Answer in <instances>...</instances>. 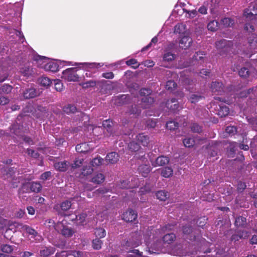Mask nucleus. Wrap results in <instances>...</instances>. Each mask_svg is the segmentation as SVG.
<instances>
[{
  "instance_id": "nucleus-13",
  "label": "nucleus",
  "mask_w": 257,
  "mask_h": 257,
  "mask_svg": "<svg viewBox=\"0 0 257 257\" xmlns=\"http://www.w3.org/2000/svg\"><path fill=\"white\" fill-rule=\"evenodd\" d=\"M39 95V93H38L36 90L34 88H31L27 89L24 92V97L26 99L33 98Z\"/></svg>"
},
{
  "instance_id": "nucleus-59",
  "label": "nucleus",
  "mask_w": 257,
  "mask_h": 257,
  "mask_svg": "<svg viewBox=\"0 0 257 257\" xmlns=\"http://www.w3.org/2000/svg\"><path fill=\"white\" fill-rule=\"evenodd\" d=\"M244 30L249 33H251L254 31V28L252 25L250 23H247L245 25Z\"/></svg>"
},
{
  "instance_id": "nucleus-12",
  "label": "nucleus",
  "mask_w": 257,
  "mask_h": 257,
  "mask_svg": "<svg viewBox=\"0 0 257 257\" xmlns=\"http://www.w3.org/2000/svg\"><path fill=\"white\" fill-rule=\"evenodd\" d=\"M118 160V155L115 152H111L108 154L105 157L106 161L112 164L117 163Z\"/></svg>"
},
{
  "instance_id": "nucleus-18",
  "label": "nucleus",
  "mask_w": 257,
  "mask_h": 257,
  "mask_svg": "<svg viewBox=\"0 0 257 257\" xmlns=\"http://www.w3.org/2000/svg\"><path fill=\"white\" fill-rule=\"evenodd\" d=\"M176 102V100L175 99H172L171 100L168 101L166 103L167 107L172 111L177 110L179 108V105Z\"/></svg>"
},
{
  "instance_id": "nucleus-36",
  "label": "nucleus",
  "mask_w": 257,
  "mask_h": 257,
  "mask_svg": "<svg viewBox=\"0 0 257 257\" xmlns=\"http://www.w3.org/2000/svg\"><path fill=\"white\" fill-rule=\"evenodd\" d=\"M39 81L40 84L44 86H48L51 83V81L50 79L45 77L40 78Z\"/></svg>"
},
{
  "instance_id": "nucleus-7",
  "label": "nucleus",
  "mask_w": 257,
  "mask_h": 257,
  "mask_svg": "<svg viewBox=\"0 0 257 257\" xmlns=\"http://www.w3.org/2000/svg\"><path fill=\"white\" fill-rule=\"evenodd\" d=\"M205 142V140L201 139L199 137L194 138H187L183 140V144L186 147H191L194 145L202 144Z\"/></svg>"
},
{
  "instance_id": "nucleus-21",
  "label": "nucleus",
  "mask_w": 257,
  "mask_h": 257,
  "mask_svg": "<svg viewBox=\"0 0 257 257\" xmlns=\"http://www.w3.org/2000/svg\"><path fill=\"white\" fill-rule=\"evenodd\" d=\"M186 32V26L183 24H178L174 27V33L179 34H183Z\"/></svg>"
},
{
  "instance_id": "nucleus-57",
  "label": "nucleus",
  "mask_w": 257,
  "mask_h": 257,
  "mask_svg": "<svg viewBox=\"0 0 257 257\" xmlns=\"http://www.w3.org/2000/svg\"><path fill=\"white\" fill-rule=\"evenodd\" d=\"M25 229L26 232L29 233V234L32 235L34 236H36L37 232L33 228L26 226H25Z\"/></svg>"
},
{
  "instance_id": "nucleus-23",
  "label": "nucleus",
  "mask_w": 257,
  "mask_h": 257,
  "mask_svg": "<svg viewBox=\"0 0 257 257\" xmlns=\"http://www.w3.org/2000/svg\"><path fill=\"white\" fill-rule=\"evenodd\" d=\"M217 113L220 117L225 116L229 113V108L226 106H220Z\"/></svg>"
},
{
  "instance_id": "nucleus-34",
  "label": "nucleus",
  "mask_w": 257,
  "mask_h": 257,
  "mask_svg": "<svg viewBox=\"0 0 257 257\" xmlns=\"http://www.w3.org/2000/svg\"><path fill=\"white\" fill-rule=\"evenodd\" d=\"M246 222V218L242 216H239L236 218L235 224L236 226H242L244 225Z\"/></svg>"
},
{
  "instance_id": "nucleus-48",
  "label": "nucleus",
  "mask_w": 257,
  "mask_h": 257,
  "mask_svg": "<svg viewBox=\"0 0 257 257\" xmlns=\"http://www.w3.org/2000/svg\"><path fill=\"white\" fill-rule=\"evenodd\" d=\"M13 250V246L8 244L4 245L2 247V250L6 253H11Z\"/></svg>"
},
{
  "instance_id": "nucleus-31",
  "label": "nucleus",
  "mask_w": 257,
  "mask_h": 257,
  "mask_svg": "<svg viewBox=\"0 0 257 257\" xmlns=\"http://www.w3.org/2000/svg\"><path fill=\"white\" fill-rule=\"evenodd\" d=\"M239 76L241 77L247 78L250 75H252V73L246 68H241L238 72Z\"/></svg>"
},
{
  "instance_id": "nucleus-61",
  "label": "nucleus",
  "mask_w": 257,
  "mask_h": 257,
  "mask_svg": "<svg viewBox=\"0 0 257 257\" xmlns=\"http://www.w3.org/2000/svg\"><path fill=\"white\" fill-rule=\"evenodd\" d=\"M107 190L104 188H101L93 192V195H98L100 194H103L107 192Z\"/></svg>"
},
{
  "instance_id": "nucleus-26",
  "label": "nucleus",
  "mask_w": 257,
  "mask_h": 257,
  "mask_svg": "<svg viewBox=\"0 0 257 257\" xmlns=\"http://www.w3.org/2000/svg\"><path fill=\"white\" fill-rule=\"evenodd\" d=\"M94 234L98 238H101L105 237L106 232L105 229L103 228H97L95 230Z\"/></svg>"
},
{
  "instance_id": "nucleus-43",
  "label": "nucleus",
  "mask_w": 257,
  "mask_h": 257,
  "mask_svg": "<svg viewBox=\"0 0 257 257\" xmlns=\"http://www.w3.org/2000/svg\"><path fill=\"white\" fill-rule=\"evenodd\" d=\"M71 206V203L69 201H65L62 202L61 204V208L62 210L66 211L68 210Z\"/></svg>"
},
{
  "instance_id": "nucleus-52",
  "label": "nucleus",
  "mask_w": 257,
  "mask_h": 257,
  "mask_svg": "<svg viewBox=\"0 0 257 257\" xmlns=\"http://www.w3.org/2000/svg\"><path fill=\"white\" fill-rule=\"evenodd\" d=\"M20 72L23 74L24 75H28L31 74L32 72V69L27 67L22 68L20 70Z\"/></svg>"
},
{
  "instance_id": "nucleus-47",
  "label": "nucleus",
  "mask_w": 257,
  "mask_h": 257,
  "mask_svg": "<svg viewBox=\"0 0 257 257\" xmlns=\"http://www.w3.org/2000/svg\"><path fill=\"white\" fill-rule=\"evenodd\" d=\"M102 126L105 128L108 132L111 131V127L112 126V122L109 120H105L103 122Z\"/></svg>"
},
{
  "instance_id": "nucleus-45",
  "label": "nucleus",
  "mask_w": 257,
  "mask_h": 257,
  "mask_svg": "<svg viewBox=\"0 0 257 257\" xmlns=\"http://www.w3.org/2000/svg\"><path fill=\"white\" fill-rule=\"evenodd\" d=\"M253 91H254V93L257 94V86L255 87V88H252L251 89H249L247 91H243L241 92L240 94V96L241 97L246 96L247 94L250 93V92H253Z\"/></svg>"
},
{
  "instance_id": "nucleus-37",
  "label": "nucleus",
  "mask_w": 257,
  "mask_h": 257,
  "mask_svg": "<svg viewBox=\"0 0 257 257\" xmlns=\"http://www.w3.org/2000/svg\"><path fill=\"white\" fill-rule=\"evenodd\" d=\"M179 124L174 121H170L166 123V127L170 130H174L178 128Z\"/></svg>"
},
{
  "instance_id": "nucleus-10",
  "label": "nucleus",
  "mask_w": 257,
  "mask_h": 257,
  "mask_svg": "<svg viewBox=\"0 0 257 257\" xmlns=\"http://www.w3.org/2000/svg\"><path fill=\"white\" fill-rule=\"evenodd\" d=\"M151 161L152 166L154 167H156L167 164L169 162V160L168 158L166 157L160 156L156 159L155 161L151 160Z\"/></svg>"
},
{
  "instance_id": "nucleus-39",
  "label": "nucleus",
  "mask_w": 257,
  "mask_h": 257,
  "mask_svg": "<svg viewBox=\"0 0 257 257\" xmlns=\"http://www.w3.org/2000/svg\"><path fill=\"white\" fill-rule=\"evenodd\" d=\"M102 244V241H101L98 238H96L93 239L92 241V246L95 249H99L101 247V245Z\"/></svg>"
},
{
  "instance_id": "nucleus-64",
  "label": "nucleus",
  "mask_w": 257,
  "mask_h": 257,
  "mask_svg": "<svg viewBox=\"0 0 257 257\" xmlns=\"http://www.w3.org/2000/svg\"><path fill=\"white\" fill-rule=\"evenodd\" d=\"M9 102V99L6 97H0V104L6 105Z\"/></svg>"
},
{
  "instance_id": "nucleus-20",
  "label": "nucleus",
  "mask_w": 257,
  "mask_h": 257,
  "mask_svg": "<svg viewBox=\"0 0 257 257\" xmlns=\"http://www.w3.org/2000/svg\"><path fill=\"white\" fill-rule=\"evenodd\" d=\"M248 236V232L246 231H242L238 232L237 234H233L232 236L231 239L234 240H238L240 238H245Z\"/></svg>"
},
{
  "instance_id": "nucleus-24",
  "label": "nucleus",
  "mask_w": 257,
  "mask_h": 257,
  "mask_svg": "<svg viewBox=\"0 0 257 257\" xmlns=\"http://www.w3.org/2000/svg\"><path fill=\"white\" fill-rule=\"evenodd\" d=\"M88 144L87 143H82L79 145H77L76 146V150L78 152L80 153H85L89 151V149H87Z\"/></svg>"
},
{
  "instance_id": "nucleus-14",
  "label": "nucleus",
  "mask_w": 257,
  "mask_h": 257,
  "mask_svg": "<svg viewBox=\"0 0 257 257\" xmlns=\"http://www.w3.org/2000/svg\"><path fill=\"white\" fill-rule=\"evenodd\" d=\"M69 163L67 161L60 162L55 163V168L59 171L64 172L66 171L68 167Z\"/></svg>"
},
{
  "instance_id": "nucleus-1",
  "label": "nucleus",
  "mask_w": 257,
  "mask_h": 257,
  "mask_svg": "<svg viewBox=\"0 0 257 257\" xmlns=\"http://www.w3.org/2000/svg\"><path fill=\"white\" fill-rule=\"evenodd\" d=\"M164 233V229H157L154 231L152 238V243L151 241L146 240V242L147 244H151V246L156 248H159L161 247L162 241H163L164 242L168 243H171L174 241L175 238V235L173 233H169L164 235L163 237V239H161L163 233Z\"/></svg>"
},
{
  "instance_id": "nucleus-50",
  "label": "nucleus",
  "mask_w": 257,
  "mask_h": 257,
  "mask_svg": "<svg viewBox=\"0 0 257 257\" xmlns=\"http://www.w3.org/2000/svg\"><path fill=\"white\" fill-rule=\"evenodd\" d=\"M184 11L188 15V17L191 18H193L195 17H196L197 14V12L195 10H193L191 11L184 10Z\"/></svg>"
},
{
  "instance_id": "nucleus-58",
  "label": "nucleus",
  "mask_w": 257,
  "mask_h": 257,
  "mask_svg": "<svg viewBox=\"0 0 257 257\" xmlns=\"http://www.w3.org/2000/svg\"><path fill=\"white\" fill-rule=\"evenodd\" d=\"M27 153L29 156L35 158H37L39 156V154L37 152L31 149H27Z\"/></svg>"
},
{
  "instance_id": "nucleus-2",
  "label": "nucleus",
  "mask_w": 257,
  "mask_h": 257,
  "mask_svg": "<svg viewBox=\"0 0 257 257\" xmlns=\"http://www.w3.org/2000/svg\"><path fill=\"white\" fill-rule=\"evenodd\" d=\"M36 60L37 61L38 66L44 69L46 71L56 72L58 70V65L54 62L49 61L46 57L38 56Z\"/></svg>"
},
{
  "instance_id": "nucleus-56",
  "label": "nucleus",
  "mask_w": 257,
  "mask_h": 257,
  "mask_svg": "<svg viewBox=\"0 0 257 257\" xmlns=\"http://www.w3.org/2000/svg\"><path fill=\"white\" fill-rule=\"evenodd\" d=\"M12 87L11 85L8 84H5L3 86L2 88V90L3 92L9 93L12 90Z\"/></svg>"
},
{
  "instance_id": "nucleus-42",
  "label": "nucleus",
  "mask_w": 257,
  "mask_h": 257,
  "mask_svg": "<svg viewBox=\"0 0 257 257\" xmlns=\"http://www.w3.org/2000/svg\"><path fill=\"white\" fill-rule=\"evenodd\" d=\"M202 98V97L200 95H198L197 94H191L189 98V100L191 103H196L200 100Z\"/></svg>"
},
{
  "instance_id": "nucleus-51",
  "label": "nucleus",
  "mask_w": 257,
  "mask_h": 257,
  "mask_svg": "<svg viewBox=\"0 0 257 257\" xmlns=\"http://www.w3.org/2000/svg\"><path fill=\"white\" fill-rule=\"evenodd\" d=\"M225 131L229 135H233L236 132V128L233 126H229L226 128Z\"/></svg>"
},
{
  "instance_id": "nucleus-29",
  "label": "nucleus",
  "mask_w": 257,
  "mask_h": 257,
  "mask_svg": "<svg viewBox=\"0 0 257 257\" xmlns=\"http://www.w3.org/2000/svg\"><path fill=\"white\" fill-rule=\"evenodd\" d=\"M176 55L170 52H166L163 56V60L167 62L173 61L175 58Z\"/></svg>"
},
{
  "instance_id": "nucleus-38",
  "label": "nucleus",
  "mask_w": 257,
  "mask_h": 257,
  "mask_svg": "<svg viewBox=\"0 0 257 257\" xmlns=\"http://www.w3.org/2000/svg\"><path fill=\"white\" fill-rule=\"evenodd\" d=\"M128 147L131 151L134 152L139 150L140 148V144H139V143H135L134 142H131L128 144Z\"/></svg>"
},
{
  "instance_id": "nucleus-4",
  "label": "nucleus",
  "mask_w": 257,
  "mask_h": 257,
  "mask_svg": "<svg viewBox=\"0 0 257 257\" xmlns=\"http://www.w3.org/2000/svg\"><path fill=\"white\" fill-rule=\"evenodd\" d=\"M151 90L149 89L143 88L140 90V95L144 96V97L142 98L141 107L146 108L154 102L153 98L149 96Z\"/></svg>"
},
{
  "instance_id": "nucleus-27",
  "label": "nucleus",
  "mask_w": 257,
  "mask_h": 257,
  "mask_svg": "<svg viewBox=\"0 0 257 257\" xmlns=\"http://www.w3.org/2000/svg\"><path fill=\"white\" fill-rule=\"evenodd\" d=\"M173 173V169L171 167H165L162 170L161 175L164 177L168 178L172 175Z\"/></svg>"
},
{
  "instance_id": "nucleus-60",
  "label": "nucleus",
  "mask_w": 257,
  "mask_h": 257,
  "mask_svg": "<svg viewBox=\"0 0 257 257\" xmlns=\"http://www.w3.org/2000/svg\"><path fill=\"white\" fill-rule=\"evenodd\" d=\"M244 30L249 33H251L254 31V28L252 25L250 23H247L245 25Z\"/></svg>"
},
{
  "instance_id": "nucleus-17",
  "label": "nucleus",
  "mask_w": 257,
  "mask_h": 257,
  "mask_svg": "<svg viewBox=\"0 0 257 257\" xmlns=\"http://www.w3.org/2000/svg\"><path fill=\"white\" fill-rule=\"evenodd\" d=\"M140 173L144 177H147L148 174L151 171L150 167L148 165H140L138 168Z\"/></svg>"
},
{
  "instance_id": "nucleus-44",
  "label": "nucleus",
  "mask_w": 257,
  "mask_h": 257,
  "mask_svg": "<svg viewBox=\"0 0 257 257\" xmlns=\"http://www.w3.org/2000/svg\"><path fill=\"white\" fill-rule=\"evenodd\" d=\"M126 64L128 66L132 65L134 68H137L139 66V64H138L137 60L135 59H131L127 61Z\"/></svg>"
},
{
  "instance_id": "nucleus-33",
  "label": "nucleus",
  "mask_w": 257,
  "mask_h": 257,
  "mask_svg": "<svg viewBox=\"0 0 257 257\" xmlns=\"http://www.w3.org/2000/svg\"><path fill=\"white\" fill-rule=\"evenodd\" d=\"M221 23L224 27H231L233 26V21L229 18H225L221 20Z\"/></svg>"
},
{
  "instance_id": "nucleus-9",
  "label": "nucleus",
  "mask_w": 257,
  "mask_h": 257,
  "mask_svg": "<svg viewBox=\"0 0 257 257\" xmlns=\"http://www.w3.org/2000/svg\"><path fill=\"white\" fill-rule=\"evenodd\" d=\"M137 214L132 209H128L123 213L122 219L126 222H132L137 218Z\"/></svg>"
},
{
  "instance_id": "nucleus-8",
  "label": "nucleus",
  "mask_w": 257,
  "mask_h": 257,
  "mask_svg": "<svg viewBox=\"0 0 257 257\" xmlns=\"http://www.w3.org/2000/svg\"><path fill=\"white\" fill-rule=\"evenodd\" d=\"M55 229L58 231H61V233L66 237H70L73 233V230L63 225L62 223H58L56 226Z\"/></svg>"
},
{
  "instance_id": "nucleus-30",
  "label": "nucleus",
  "mask_w": 257,
  "mask_h": 257,
  "mask_svg": "<svg viewBox=\"0 0 257 257\" xmlns=\"http://www.w3.org/2000/svg\"><path fill=\"white\" fill-rule=\"evenodd\" d=\"M55 250L53 248H45L40 251V253L42 256H48L51 254L54 253Z\"/></svg>"
},
{
  "instance_id": "nucleus-54",
  "label": "nucleus",
  "mask_w": 257,
  "mask_h": 257,
  "mask_svg": "<svg viewBox=\"0 0 257 257\" xmlns=\"http://www.w3.org/2000/svg\"><path fill=\"white\" fill-rule=\"evenodd\" d=\"M96 83L93 81H89L86 82L82 83L81 85L83 88H88L89 87H93L95 85Z\"/></svg>"
},
{
  "instance_id": "nucleus-25",
  "label": "nucleus",
  "mask_w": 257,
  "mask_h": 257,
  "mask_svg": "<svg viewBox=\"0 0 257 257\" xmlns=\"http://www.w3.org/2000/svg\"><path fill=\"white\" fill-rule=\"evenodd\" d=\"M63 111L67 114L74 113L77 111V108L74 105L68 104L64 107Z\"/></svg>"
},
{
  "instance_id": "nucleus-55",
  "label": "nucleus",
  "mask_w": 257,
  "mask_h": 257,
  "mask_svg": "<svg viewBox=\"0 0 257 257\" xmlns=\"http://www.w3.org/2000/svg\"><path fill=\"white\" fill-rule=\"evenodd\" d=\"M191 130L194 133H200L201 132V127L197 124H193L191 126Z\"/></svg>"
},
{
  "instance_id": "nucleus-53",
  "label": "nucleus",
  "mask_w": 257,
  "mask_h": 257,
  "mask_svg": "<svg viewBox=\"0 0 257 257\" xmlns=\"http://www.w3.org/2000/svg\"><path fill=\"white\" fill-rule=\"evenodd\" d=\"M83 162V159L82 158H77L75 161L74 163L72 164V168H76L79 167Z\"/></svg>"
},
{
  "instance_id": "nucleus-46",
  "label": "nucleus",
  "mask_w": 257,
  "mask_h": 257,
  "mask_svg": "<svg viewBox=\"0 0 257 257\" xmlns=\"http://www.w3.org/2000/svg\"><path fill=\"white\" fill-rule=\"evenodd\" d=\"M23 179V176H18V178L13 179L12 180V186L13 188H16L18 186V183L20 182V180H22Z\"/></svg>"
},
{
  "instance_id": "nucleus-3",
  "label": "nucleus",
  "mask_w": 257,
  "mask_h": 257,
  "mask_svg": "<svg viewBox=\"0 0 257 257\" xmlns=\"http://www.w3.org/2000/svg\"><path fill=\"white\" fill-rule=\"evenodd\" d=\"M22 184L23 186L19 192L20 195L24 193H29L31 191L39 192L42 188V185L38 182L23 183Z\"/></svg>"
},
{
  "instance_id": "nucleus-11",
  "label": "nucleus",
  "mask_w": 257,
  "mask_h": 257,
  "mask_svg": "<svg viewBox=\"0 0 257 257\" xmlns=\"http://www.w3.org/2000/svg\"><path fill=\"white\" fill-rule=\"evenodd\" d=\"M192 43V39L188 36L182 37L179 42V46L183 49L188 48Z\"/></svg>"
},
{
  "instance_id": "nucleus-32",
  "label": "nucleus",
  "mask_w": 257,
  "mask_h": 257,
  "mask_svg": "<svg viewBox=\"0 0 257 257\" xmlns=\"http://www.w3.org/2000/svg\"><path fill=\"white\" fill-rule=\"evenodd\" d=\"M218 27V23L216 21H212L209 23L207 28L209 30L215 31L217 30Z\"/></svg>"
},
{
  "instance_id": "nucleus-28",
  "label": "nucleus",
  "mask_w": 257,
  "mask_h": 257,
  "mask_svg": "<svg viewBox=\"0 0 257 257\" xmlns=\"http://www.w3.org/2000/svg\"><path fill=\"white\" fill-rule=\"evenodd\" d=\"M86 214L85 213H81L78 216L76 215L75 219L78 224L83 225L86 223Z\"/></svg>"
},
{
  "instance_id": "nucleus-41",
  "label": "nucleus",
  "mask_w": 257,
  "mask_h": 257,
  "mask_svg": "<svg viewBox=\"0 0 257 257\" xmlns=\"http://www.w3.org/2000/svg\"><path fill=\"white\" fill-rule=\"evenodd\" d=\"M93 169L90 167L85 166L83 167L82 171V174L84 176H87L92 174Z\"/></svg>"
},
{
  "instance_id": "nucleus-63",
  "label": "nucleus",
  "mask_w": 257,
  "mask_h": 257,
  "mask_svg": "<svg viewBox=\"0 0 257 257\" xmlns=\"http://www.w3.org/2000/svg\"><path fill=\"white\" fill-rule=\"evenodd\" d=\"M131 186V185H128V183L127 181H123L120 184H119V187L123 189L129 188Z\"/></svg>"
},
{
  "instance_id": "nucleus-35",
  "label": "nucleus",
  "mask_w": 257,
  "mask_h": 257,
  "mask_svg": "<svg viewBox=\"0 0 257 257\" xmlns=\"http://www.w3.org/2000/svg\"><path fill=\"white\" fill-rule=\"evenodd\" d=\"M103 161V159L100 157L95 158L91 161V165L93 167H97L102 165Z\"/></svg>"
},
{
  "instance_id": "nucleus-6",
  "label": "nucleus",
  "mask_w": 257,
  "mask_h": 257,
  "mask_svg": "<svg viewBox=\"0 0 257 257\" xmlns=\"http://www.w3.org/2000/svg\"><path fill=\"white\" fill-rule=\"evenodd\" d=\"M257 15V1L252 3L248 8L245 10L243 16L247 20H253Z\"/></svg>"
},
{
  "instance_id": "nucleus-19",
  "label": "nucleus",
  "mask_w": 257,
  "mask_h": 257,
  "mask_svg": "<svg viewBox=\"0 0 257 257\" xmlns=\"http://www.w3.org/2000/svg\"><path fill=\"white\" fill-rule=\"evenodd\" d=\"M211 89L213 92H220L223 90L222 84L219 82H212Z\"/></svg>"
},
{
  "instance_id": "nucleus-22",
  "label": "nucleus",
  "mask_w": 257,
  "mask_h": 257,
  "mask_svg": "<svg viewBox=\"0 0 257 257\" xmlns=\"http://www.w3.org/2000/svg\"><path fill=\"white\" fill-rule=\"evenodd\" d=\"M156 194L157 199L161 201H165L169 196L167 192L162 190L158 191Z\"/></svg>"
},
{
  "instance_id": "nucleus-40",
  "label": "nucleus",
  "mask_w": 257,
  "mask_h": 257,
  "mask_svg": "<svg viewBox=\"0 0 257 257\" xmlns=\"http://www.w3.org/2000/svg\"><path fill=\"white\" fill-rule=\"evenodd\" d=\"M176 86L177 85L174 81L170 80L167 82L166 88L169 90L172 91L176 88Z\"/></svg>"
},
{
  "instance_id": "nucleus-5",
  "label": "nucleus",
  "mask_w": 257,
  "mask_h": 257,
  "mask_svg": "<svg viewBox=\"0 0 257 257\" xmlns=\"http://www.w3.org/2000/svg\"><path fill=\"white\" fill-rule=\"evenodd\" d=\"M62 78L68 81H77L79 77L76 74L75 68H70L63 71Z\"/></svg>"
},
{
  "instance_id": "nucleus-49",
  "label": "nucleus",
  "mask_w": 257,
  "mask_h": 257,
  "mask_svg": "<svg viewBox=\"0 0 257 257\" xmlns=\"http://www.w3.org/2000/svg\"><path fill=\"white\" fill-rule=\"evenodd\" d=\"M83 65H85L86 67L87 68H98L101 66V65L99 63H82V64Z\"/></svg>"
},
{
  "instance_id": "nucleus-16",
  "label": "nucleus",
  "mask_w": 257,
  "mask_h": 257,
  "mask_svg": "<svg viewBox=\"0 0 257 257\" xmlns=\"http://www.w3.org/2000/svg\"><path fill=\"white\" fill-rule=\"evenodd\" d=\"M137 140L140 145H142L143 146H147L149 141L148 136L142 134L137 136Z\"/></svg>"
},
{
  "instance_id": "nucleus-15",
  "label": "nucleus",
  "mask_w": 257,
  "mask_h": 257,
  "mask_svg": "<svg viewBox=\"0 0 257 257\" xmlns=\"http://www.w3.org/2000/svg\"><path fill=\"white\" fill-rule=\"evenodd\" d=\"M105 177L102 173H98L94 175L92 178L91 181L96 184H101L104 181Z\"/></svg>"
},
{
  "instance_id": "nucleus-62",
  "label": "nucleus",
  "mask_w": 257,
  "mask_h": 257,
  "mask_svg": "<svg viewBox=\"0 0 257 257\" xmlns=\"http://www.w3.org/2000/svg\"><path fill=\"white\" fill-rule=\"evenodd\" d=\"M51 173L49 171L43 173L41 176V179L43 180H46L51 176Z\"/></svg>"
}]
</instances>
